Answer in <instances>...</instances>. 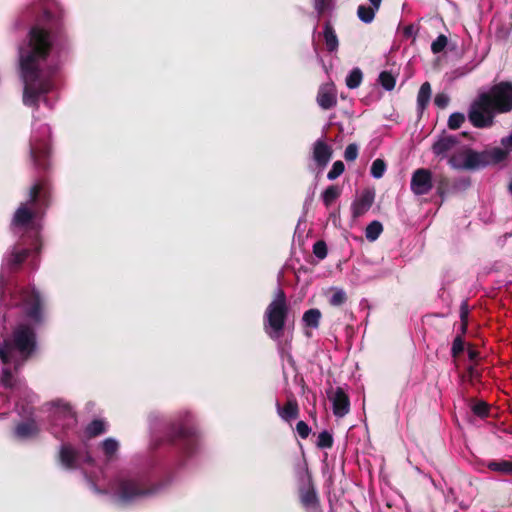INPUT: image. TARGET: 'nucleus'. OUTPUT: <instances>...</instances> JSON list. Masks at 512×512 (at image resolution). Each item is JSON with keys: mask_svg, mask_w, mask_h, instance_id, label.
Here are the masks:
<instances>
[{"mask_svg": "<svg viewBox=\"0 0 512 512\" xmlns=\"http://www.w3.org/2000/svg\"><path fill=\"white\" fill-rule=\"evenodd\" d=\"M61 15L44 9L35 19L27 34V43L19 48V68L24 83L23 103L39 108V99L50 92L52 81L43 75L41 64L45 62L53 48V35L63 31Z\"/></svg>", "mask_w": 512, "mask_h": 512, "instance_id": "f257e3e1", "label": "nucleus"}, {"mask_svg": "<svg viewBox=\"0 0 512 512\" xmlns=\"http://www.w3.org/2000/svg\"><path fill=\"white\" fill-rule=\"evenodd\" d=\"M512 111V82L502 81L483 92L471 103L468 119L476 128H489L496 114Z\"/></svg>", "mask_w": 512, "mask_h": 512, "instance_id": "f03ea898", "label": "nucleus"}, {"mask_svg": "<svg viewBox=\"0 0 512 512\" xmlns=\"http://www.w3.org/2000/svg\"><path fill=\"white\" fill-rule=\"evenodd\" d=\"M51 194L46 178H39L29 189L28 200L19 205L16 209L12 224L15 227L27 229L23 234L25 238L32 239L33 233L38 229L34 220L42 217L50 206Z\"/></svg>", "mask_w": 512, "mask_h": 512, "instance_id": "7ed1b4c3", "label": "nucleus"}, {"mask_svg": "<svg viewBox=\"0 0 512 512\" xmlns=\"http://www.w3.org/2000/svg\"><path fill=\"white\" fill-rule=\"evenodd\" d=\"M36 349L37 337L34 328L27 323H20L0 345V360L3 365L13 364L15 372L18 373Z\"/></svg>", "mask_w": 512, "mask_h": 512, "instance_id": "20e7f679", "label": "nucleus"}, {"mask_svg": "<svg viewBox=\"0 0 512 512\" xmlns=\"http://www.w3.org/2000/svg\"><path fill=\"white\" fill-rule=\"evenodd\" d=\"M289 310L287 296L283 289L278 288L263 315L264 331L271 339L277 340L283 336Z\"/></svg>", "mask_w": 512, "mask_h": 512, "instance_id": "39448f33", "label": "nucleus"}, {"mask_svg": "<svg viewBox=\"0 0 512 512\" xmlns=\"http://www.w3.org/2000/svg\"><path fill=\"white\" fill-rule=\"evenodd\" d=\"M113 488L118 498L125 503L143 496L152 495L157 491V487L148 486L143 478L131 477L117 478Z\"/></svg>", "mask_w": 512, "mask_h": 512, "instance_id": "423d86ee", "label": "nucleus"}, {"mask_svg": "<svg viewBox=\"0 0 512 512\" xmlns=\"http://www.w3.org/2000/svg\"><path fill=\"white\" fill-rule=\"evenodd\" d=\"M42 249V241L40 234L33 233L32 239H29V247H26L25 235H22L20 242L15 244L8 254L6 261L10 270L17 271L20 269L26 259L32 254H39Z\"/></svg>", "mask_w": 512, "mask_h": 512, "instance_id": "0eeeda50", "label": "nucleus"}, {"mask_svg": "<svg viewBox=\"0 0 512 512\" xmlns=\"http://www.w3.org/2000/svg\"><path fill=\"white\" fill-rule=\"evenodd\" d=\"M167 439L177 446L186 456L194 453L197 446V433L193 427L183 423L172 424Z\"/></svg>", "mask_w": 512, "mask_h": 512, "instance_id": "6e6552de", "label": "nucleus"}, {"mask_svg": "<svg viewBox=\"0 0 512 512\" xmlns=\"http://www.w3.org/2000/svg\"><path fill=\"white\" fill-rule=\"evenodd\" d=\"M21 306L25 316L34 324L44 322V301L35 287L23 288L20 291Z\"/></svg>", "mask_w": 512, "mask_h": 512, "instance_id": "1a4fd4ad", "label": "nucleus"}, {"mask_svg": "<svg viewBox=\"0 0 512 512\" xmlns=\"http://www.w3.org/2000/svg\"><path fill=\"white\" fill-rule=\"evenodd\" d=\"M469 185L470 181L468 179L449 178L446 175L440 174L436 178V193L444 200L446 196L465 190Z\"/></svg>", "mask_w": 512, "mask_h": 512, "instance_id": "9d476101", "label": "nucleus"}, {"mask_svg": "<svg viewBox=\"0 0 512 512\" xmlns=\"http://www.w3.org/2000/svg\"><path fill=\"white\" fill-rule=\"evenodd\" d=\"M433 188V175L427 168H418L412 173L410 181L411 191L422 196L428 194Z\"/></svg>", "mask_w": 512, "mask_h": 512, "instance_id": "9b49d317", "label": "nucleus"}, {"mask_svg": "<svg viewBox=\"0 0 512 512\" xmlns=\"http://www.w3.org/2000/svg\"><path fill=\"white\" fill-rule=\"evenodd\" d=\"M30 159L36 169L46 171L50 166V147L44 141L30 144Z\"/></svg>", "mask_w": 512, "mask_h": 512, "instance_id": "f8f14e48", "label": "nucleus"}, {"mask_svg": "<svg viewBox=\"0 0 512 512\" xmlns=\"http://www.w3.org/2000/svg\"><path fill=\"white\" fill-rule=\"evenodd\" d=\"M459 144V138L456 135L443 133L433 143L431 150L436 157L441 160L447 158L449 153Z\"/></svg>", "mask_w": 512, "mask_h": 512, "instance_id": "ddd939ff", "label": "nucleus"}, {"mask_svg": "<svg viewBox=\"0 0 512 512\" xmlns=\"http://www.w3.org/2000/svg\"><path fill=\"white\" fill-rule=\"evenodd\" d=\"M464 170H477L490 163V155L486 152H476L470 148L463 150Z\"/></svg>", "mask_w": 512, "mask_h": 512, "instance_id": "4468645a", "label": "nucleus"}, {"mask_svg": "<svg viewBox=\"0 0 512 512\" xmlns=\"http://www.w3.org/2000/svg\"><path fill=\"white\" fill-rule=\"evenodd\" d=\"M374 200V190H363L361 195L356 200H354L351 205L352 217L356 219L364 215L372 207Z\"/></svg>", "mask_w": 512, "mask_h": 512, "instance_id": "2eb2a0df", "label": "nucleus"}, {"mask_svg": "<svg viewBox=\"0 0 512 512\" xmlns=\"http://www.w3.org/2000/svg\"><path fill=\"white\" fill-rule=\"evenodd\" d=\"M299 498L302 506L306 509H317L319 507L320 501L311 476L308 477L307 485L299 488Z\"/></svg>", "mask_w": 512, "mask_h": 512, "instance_id": "dca6fc26", "label": "nucleus"}, {"mask_svg": "<svg viewBox=\"0 0 512 512\" xmlns=\"http://www.w3.org/2000/svg\"><path fill=\"white\" fill-rule=\"evenodd\" d=\"M58 459L64 468L75 470L79 467L80 453L70 444H63L60 447Z\"/></svg>", "mask_w": 512, "mask_h": 512, "instance_id": "f3484780", "label": "nucleus"}, {"mask_svg": "<svg viewBox=\"0 0 512 512\" xmlns=\"http://www.w3.org/2000/svg\"><path fill=\"white\" fill-rule=\"evenodd\" d=\"M333 404V413L336 417H344L350 411V399L343 388L337 387L336 391L331 397Z\"/></svg>", "mask_w": 512, "mask_h": 512, "instance_id": "a211bd4d", "label": "nucleus"}, {"mask_svg": "<svg viewBox=\"0 0 512 512\" xmlns=\"http://www.w3.org/2000/svg\"><path fill=\"white\" fill-rule=\"evenodd\" d=\"M317 103L324 110H329L337 105L336 90L333 84L322 85L319 88Z\"/></svg>", "mask_w": 512, "mask_h": 512, "instance_id": "6ab92c4d", "label": "nucleus"}, {"mask_svg": "<svg viewBox=\"0 0 512 512\" xmlns=\"http://www.w3.org/2000/svg\"><path fill=\"white\" fill-rule=\"evenodd\" d=\"M333 154L331 146L324 140L318 139L313 145V159L319 167H325Z\"/></svg>", "mask_w": 512, "mask_h": 512, "instance_id": "aec40b11", "label": "nucleus"}, {"mask_svg": "<svg viewBox=\"0 0 512 512\" xmlns=\"http://www.w3.org/2000/svg\"><path fill=\"white\" fill-rule=\"evenodd\" d=\"M278 415L286 422H291L299 417V406L297 400L291 396L287 399L284 406L276 403Z\"/></svg>", "mask_w": 512, "mask_h": 512, "instance_id": "412c9836", "label": "nucleus"}, {"mask_svg": "<svg viewBox=\"0 0 512 512\" xmlns=\"http://www.w3.org/2000/svg\"><path fill=\"white\" fill-rule=\"evenodd\" d=\"M323 37L327 51L334 52L338 49V37L330 21L324 23Z\"/></svg>", "mask_w": 512, "mask_h": 512, "instance_id": "4be33fe9", "label": "nucleus"}, {"mask_svg": "<svg viewBox=\"0 0 512 512\" xmlns=\"http://www.w3.org/2000/svg\"><path fill=\"white\" fill-rule=\"evenodd\" d=\"M7 365H4L1 371L0 376V385L6 389H14L17 387L19 383V379L14 376V373L17 374L14 370V367H9Z\"/></svg>", "mask_w": 512, "mask_h": 512, "instance_id": "5701e85b", "label": "nucleus"}, {"mask_svg": "<svg viewBox=\"0 0 512 512\" xmlns=\"http://www.w3.org/2000/svg\"><path fill=\"white\" fill-rule=\"evenodd\" d=\"M38 431V427L33 420L21 422L15 428V434L20 439L36 436Z\"/></svg>", "mask_w": 512, "mask_h": 512, "instance_id": "b1692460", "label": "nucleus"}, {"mask_svg": "<svg viewBox=\"0 0 512 512\" xmlns=\"http://www.w3.org/2000/svg\"><path fill=\"white\" fill-rule=\"evenodd\" d=\"M486 466L493 472L512 476V460H491Z\"/></svg>", "mask_w": 512, "mask_h": 512, "instance_id": "393cba45", "label": "nucleus"}, {"mask_svg": "<svg viewBox=\"0 0 512 512\" xmlns=\"http://www.w3.org/2000/svg\"><path fill=\"white\" fill-rule=\"evenodd\" d=\"M322 313L317 308H312L304 312L302 321L306 327L317 329L320 325Z\"/></svg>", "mask_w": 512, "mask_h": 512, "instance_id": "a878e982", "label": "nucleus"}, {"mask_svg": "<svg viewBox=\"0 0 512 512\" xmlns=\"http://www.w3.org/2000/svg\"><path fill=\"white\" fill-rule=\"evenodd\" d=\"M431 99V85L429 82H424L417 95V108L423 111L429 104Z\"/></svg>", "mask_w": 512, "mask_h": 512, "instance_id": "bb28decb", "label": "nucleus"}, {"mask_svg": "<svg viewBox=\"0 0 512 512\" xmlns=\"http://www.w3.org/2000/svg\"><path fill=\"white\" fill-rule=\"evenodd\" d=\"M52 404L54 407H56V413L60 417H63L65 419H71L73 422H76V413L73 411L69 403L57 400L54 401Z\"/></svg>", "mask_w": 512, "mask_h": 512, "instance_id": "cd10ccee", "label": "nucleus"}, {"mask_svg": "<svg viewBox=\"0 0 512 512\" xmlns=\"http://www.w3.org/2000/svg\"><path fill=\"white\" fill-rule=\"evenodd\" d=\"M105 431H106L105 422L100 419H95L87 425V427L85 429V434L88 438H94V437H97V436L105 433Z\"/></svg>", "mask_w": 512, "mask_h": 512, "instance_id": "c85d7f7f", "label": "nucleus"}, {"mask_svg": "<svg viewBox=\"0 0 512 512\" xmlns=\"http://www.w3.org/2000/svg\"><path fill=\"white\" fill-rule=\"evenodd\" d=\"M378 8H375L374 6H366V5H360L357 9V16L359 19L364 23H371L374 18L375 14L378 11Z\"/></svg>", "mask_w": 512, "mask_h": 512, "instance_id": "c756f323", "label": "nucleus"}, {"mask_svg": "<svg viewBox=\"0 0 512 512\" xmlns=\"http://www.w3.org/2000/svg\"><path fill=\"white\" fill-rule=\"evenodd\" d=\"M341 189L336 185L328 186L322 193L324 205L328 208L340 196Z\"/></svg>", "mask_w": 512, "mask_h": 512, "instance_id": "7c9ffc66", "label": "nucleus"}, {"mask_svg": "<svg viewBox=\"0 0 512 512\" xmlns=\"http://www.w3.org/2000/svg\"><path fill=\"white\" fill-rule=\"evenodd\" d=\"M382 231H383V225L381 224V222L374 220L367 225L366 230H365V236H366L367 240L372 242L379 238Z\"/></svg>", "mask_w": 512, "mask_h": 512, "instance_id": "2f4dec72", "label": "nucleus"}, {"mask_svg": "<svg viewBox=\"0 0 512 512\" xmlns=\"http://www.w3.org/2000/svg\"><path fill=\"white\" fill-rule=\"evenodd\" d=\"M363 79V73L360 68H354L346 77V85L350 89H356L360 86Z\"/></svg>", "mask_w": 512, "mask_h": 512, "instance_id": "473e14b6", "label": "nucleus"}, {"mask_svg": "<svg viewBox=\"0 0 512 512\" xmlns=\"http://www.w3.org/2000/svg\"><path fill=\"white\" fill-rule=\"evenodd\" d=\"M378 80L381 86L387 91L393 90L396 84L395 77L392 75L391 72L388 71H382L379 74Z\"/></svg>", "mask_w": 512, "mask_h": 512, "instance_id": "72a5a7b5", "label": "nucleus"}, {"mask_svg": "<svg viewBox=\"0 0 512 512\" xmlns=\"http://www.w3.org/2000/svg\"><path fill=\"white\" fill-rule=\"evenodd\" d=\"M472 412L480 417V418H487L489 416L490 412V406L485 401H474L471 405Z\"/></svg>", "mask_w": 512, "mask_h": 512, "instance_id": "f704fd0d", "label": "nucleus"}, {"mask_svg": "<svg viewBox=\"0 0 512 512\" xmlns=\"http://www.w3.org/2000/svg\"><path fill=\"white\" fill-rule=\"evenodd\" d=\"M119 443L113 438H107L102 442V450L107 458H111L118 451Z\"/></svg>", "mask_w": 512, "mask_h": 512, "instance_id": "c9c22d12", "label": "nucleus"}, {"mask_svg": "<svg viewBox=\"0 0 512 512\" xmlns=\"http://www.w3.org/2000/svg\"><path fill=\"white\" fill-rule=\"evenodd\" d=\"M385 170H386L385 161L383 159L378 158L373 161V163L371 165L370 172L374 178L379 179L384 175Z\"/></svg>", "mask_w": 512, "mask_h": 512, "instance_id": "e433bc0d", "label": "nucleus"}, {"mask_svg": "<svg viewBox=\"0 0 512 512\" xmlns=\"http://www.w3.org/2000/svg\"><path fill=\"white\" fill-rule=\"evenodd\" d=\"M332 8L333 0H314V9L317 11L319 17L331 11Z\"/></svg>", "mask_w": 512, "mask_h": 512, "instance_id": "4c0bfd02", "label": "nucleus"}, {"mask_svg": "<svg viewBox=\"0 0 512 512\" xmlns=\"http://www.w3.org/2000/svg\"><path fill=\"white\" fill-rule=\"evenodd\" d=\"M465 348V341L462 335H457L452 343L451 347V355L453 358H458L461 353H463Z\"/></svg>", "mask_w": 512, "mask_h": 512, "instance_id": "58836bf2", "label": "nucleus"}, {"mask_svg": "<svg viewBox=\"0 0 512 512\" xmlns=\"http://www.w3.org/2000/svg\"><path fill=\"white\" fill-rule=\"evenodd\" d=\"M333 437L328 431H322L318 435L317 446L321 449L331 448L333 446Z\"/></svg>", "mask_w": 512, "mask_h": 512, "instance_id": "ea45409f", "label": "nucleus"}, {"mask_svg": "<svg viewBox=\"0 0 512 512\" xmlns=\"http://www.w3.org/2000/svg\"><path fill=\"white\" fill-rule=\"evenodd\" d=\"M328 249L324 240H318L313 245V254L319 259L323 260L327 257Z\"/></svg>", "mask_w": 512, "mask_h": 512, "instance_id": "a19ab883", "label": "nucleus"}, {"mask_svg": "<svg viewBox=\"0 0 512 512\" xmlns=\"http://www.w3.org/2000/svg\"><path fill=\"white\" fill-rule=\"evenodd\" d=\"M465 121V115L460 112L452 113L448 119V127L452 130H456L461 127Z\"/></svg>", "mask_w": 512, "mask_h": 512, "instance_id": "79ce46f5", "label": "nucleus"}, {"mask_svg": "<svg viewBox=\"0 0 512 512\" xmlns=\"http://www.w3.org/2000/svg\"><path fill=\"white\" fill-rule=\"evenodd\" d=\"M448 44V38L444 34H440L431 44V51L434 54L442 52Z\"/></svg>", "mask_w": 512, "mask_h": 512, "instance_id": "37998d69", "label": "nucleus"}, {"mask_svg": "<svg viewBox=\"0 0 512 512\" xmlns=\"http://www.w3.org/2000/svg\"><path fill=\"white\" fill-rule=\"evenodd\" d=\"M345 170V165L342 161L338 160L335 161L332 165V168L327 174V178L329 180H335L338 178Z\"/></svg>", "mask_w": 512, "mask_h": 512, "instance_id": "c03bdc74", "label": "nucleus"}, {"mask_svg": "<svg viewBox=\"0 0 512 512\" xmlns=\"http://www.w3.org/2000/svg\"><path fill=\"white\" fill-rule=\"evenodd\" d=\"M347 300V295L342 289H337L331 296L329 303L332 306H341Z\"/></svg>", "mask_w": 512, "mask_h": 512, "instance_id": "a18cd8bd", "label": "nucleus"}, {"mask_svg": "<svg viewBox=\"0 0 512 512\" xmlns=\"http://www.w3.org/2000/svg\"><path fill=\"white\" fill-rule=\"evenodd\" d=\"M463 160L464 156L462 151L461 153L451 155L448 159V163L454 169H464Z\"/></svg>", "mask_w": 512, "mask_h": 512, "instance_id": "49530a36", "label": "nucleus"}, {"mask_svg": "<svg viewBox=\"0 0 512 512\" xmlns=\"http://www.w3.org/2000/svg\"><path fill=\"white\" fill-rule=\"evenodd\" d=\"M358 156V146L355 143L349 144L344 152V158L346 161H354Z\"/></svg>", "mask_w": 512, "mask_h": 512, "instance_id": "de8ad7c7", "label": "nucleus"}, {"mask_svg": "<svg viewBox=\"0 0 512 512\" xmlns=\"http://www.w3.org/2000/svg\"><path fill=\"white\" fill-rule=\"evenodd\" d=\"M296 431L302 439H306L311 433V428L305 421L301 420L296 424Z\"/></svg>", "mask_w": 512, "mask_h": 512, "instance_id": "09e8293b", "label": "nucleus"}, {"mask_svg": "<svg viewBox=\"0 0 512 512\" xmlns=\"http://www.w3.org/2000/svg\"><path fill=\"white\" fill-rule=\"evenodd\" d=\"M434 104L443 109L449 104V97L444 93H439L434 98Z\"/></svg>", "mask_w": 512, "mask_h": 512, "instance_id": "8fccbe9b", "label": "nucleus"}, {"mask_svg": "<svg viewBox=\"0 0 512 512\" xmlns=\"http://www.w3.org/2000/svg\"><path fill=\"white\" fill-rule=\"evenodd\" d=\"M469 306L467 301H463L460 306V320L461 323H468Z\"/></svg>", "mask_w": 512, "mask_h": 512, "instance_id": "3c124183", "label": "nucleus"}, {"mask_svg": "<svg viewBox=\"0 0 512 512\" xmlns=\"http://www.w3.org/2000/svg\"><path fill=\"white\" fill-rule=\"evenodd\" d=\"M415 33H416V31H415V27L413 24H409L403 28V36L405 38H410L413 35H415Z\"/></svg>", "mask_w": 512, "mask_h": 512, "instance_id": "603ef678", "label": "nucleus"}, {"mask_svg": "<svg viewBox=\"0 0 512 512\" xmlns=\"http://www.w3.org/2000/svg\"><path fill=\"white\" fill-rule=\"evenodd\" d=\"M468 357L471 361H475L479 357V352L476 349L469 347L468 348Z\"/></svg>", "mask_w": 512, "mask_h": 512, "instance_id": "864d4df0", "label": "nucleus"}, {"mask_svg": "<svg viewBox=\"0 0 512 512\" xmlns=\"http://www.w3.org/2000/svg\"><path fill=\"white\" fill-rule=\"evenodd\" d=\"M468 374L471 378H478L480 377V373L478 372V370L474 367V366H469L468 369Z\"/></svg>", "mask_w": 512, "mask_h": 512, "instance_id": "5fc2aeb1", "label": "nucleus"}, {"mask_svg": "<svg viewBox=\"0 0 512 512\" xmlns=\"http://www.w3.org/2000/svg\"><path fill=\"white\" fill-rule=\"evenodd\" d=\"M502 145L512 150V133L507 138L502 139Z\"/></svg>", "mask_w": 512, "mask_h": 512, "instance_id": "6e6d98bb", "label": "nucleus"}, {"mask_svg": "<svg viewBox=\"0 0 512 512\" xmlns=\"http://www.w3.org/2000/svg\"><path fill=\"white\" fill-rule=\"evenodd\" d=\"M371 5L374 6L375 8H380V5H381V2L382 0H369Z\"/></svg>", "mask_w": 512, "mask_h": 512, "instance_id": "4d7b16f0", "label": "nucleus"}, {"mask_svg": "<svg viewBox=\"0 0 512 512\" xmlns=\"http://www.w3.org/2000/svg\"><path fill=\"white\" fill-rule=\"evenodd\" d=\"M467 327H468V323H461V334L460 335H464L467 331Z\"/></svg>", "mask_w": 512, "mask_h": 512, "instance_id": "13d9d810", "label": "nucleus"}, {"mask_svg": "<svg viewBox=\"0 0 512 512\" xmlns=\"http://www.w3.org/2000/svg\"><path fill=\"white\" fill-rule=\"evenodd\" d=\"M84 462L88 463V464H91L93 462V459L91 456L89 455H86L85 459H84Z\"/></svg>", "mask_w": 512, "mask_h": 512, "instance_id": "bf43d9fd", "label": "nucleus"}, {"mask_svg": "<svg viewBox=\"0 0 512 512\" xmlns=\"http://www.w3.org/2000/svg\"><path fill=\"white\" fill-rule=\"evenodd\" d=\"M508 190L509 192L511 193L512 195V180L510 181L509 185H508Z\"/></svg>", "mask_w": 512, "mask_h": 512, "instance_id": "052dcab7", "label": "nucleus"}, {"mask_svg": "<svg viewBox=\"0 0 512 512\" xmlns=\"http://www.w3.org/2000/svg\"><path fill=\"white\" fill-rule=\"evenodd\" d=\"M305 335H306L307 337H311V333H310V332H308V331H306V332H305Z\"/></svg>", "mask_w": 512, "mask_h": 512, "instance_id": "680f3d73", "label": "nucleus"}, {"mask_svg": "<svg viewBox=\"0 0 512 512\" xmlns=\"http://www.w3.org/2000/svg\"><path fill=\"white\" fill-rule=\"evenodd\" d=\"M497 152L501 155H503V152L501 150H497Z\"/></svg>", "mask_w": 512, "mask_h": 512, "instance_id": "e2e57ef3", "label": "nucleus"}]
</instances>
